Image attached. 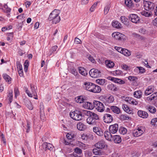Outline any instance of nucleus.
<instances>
[{
	"label": "nucleus",
	"instance_id": "f257e3e1",
	"mask_svg": "<svg viewBox=\"0 0 157 157\" xmlns=\"http://www.w3.org/2000/svg\"><path fill=\"white\" fill-rule=\"evenodd\" d=\"M89 117L87 118L86 121L89 124L96 125L98 121L100 119L99 115L94 112L85 111Z\"/></svg>",
	"mask_w": 157,
	"mask_h": 157
},
{
	"label": "nucleus",
	"instance_id": "f03ea898",
	"mask_svg": "<svg viewBox=\"0 0 157 157\" xmlns=\"http://www.w3.org/2000/svg\"><path fill=\"white\" fill-rule=\"evenodd\" d=\"M59 10L55 9L50 14L49 17V20L52 21L53 24H56L59 23L60 20V17L59 16Z\"/></svg>",
	"mask_w": 157,
	"mask_h": 157
},
{
	"label": "nucleus",
	"instance_id": "7ed1b4c3",
	"mask_svg": "<svg viewBox=\"0 0 157 157\" xmlns=\"http://www.w3.org/2000/svg\"><path fill=\"white\" fill-rule=\"evenodd\" d=\"M70 116L71 118L76 121H80L82 118L81 112L77 110L70 112Z\"/></svg>",
	"mask_w": 157,
	"mask_h": 157
},
{
	"label": "nucleus",
	"instance_id": "20e7f679",
	"mask_svg": "<svg viewBox=\"0 0 157 157\" xmlns=\"http://www.w3.org/2000/svg\"><path fill=\"white\" fill-rule=\"evenodd\" d=\"M30 87L31 89V92H29V91L27 89L26 90V94L29 97L32 98L33 96H34V98L35 99H37L38 98L37 97V93L36 90L37 89L36 87L35 88L34 85L32 84H30Z\"/></svg>",
	"mask_w": 157,
	"mask_h": 157
},
{
	"label": "nucleus",
	"instance_id": "39448f33",
	"mask_svg": "<svg viewBox=\"0 0 157 157\" xmlns=\"http://www.w3.org/2000/svg\"><path fill=\"white\" fill-rule=\"evenodd\" d=\"M93 106L94 108H95L98 112H102L104 110L105 106L104 105L99 101L94 100L93 101Z\"/></svg>",
	"mask_w": 157,
	"mask_h": 157
},
{
	"label": "nucleus",
	"instance_id": "423d86ee",
	"mask_svg": "<svg viewBox=\"0 0 157 157\" xmlns=\"http://www.w3.org/2000/svg\"><path fill=\"white\" fill-rule=\"evenodd\" d=\"M100 98L105 105L112 103L114 100L113 97L112 96H110L109 97L101 96L100 97Z\"/></svg>",
	"mask_w": 157,
	"mask_h": 157
},
{
	"label": "nucleus",
	"instance_id": "0eeeda50",
	"mask_svg": "<svg viewBox=\"0 0 157 157\" xmlns=\"http://www.w3.org/2000/svg\"><path fill=\"white\" fill-rule=\"evenodd\" d=\"M90 75L93 78H97L101 76V73L97 69L93 68L89 72Z\"/></svg>",
	"mask_w": 157,
	"mask_h": 157
},
{
	"label": "nucleus",
	"instance_id": "6e6552de",
	"mask_svg": "<svg viewBox=\"0 0 157 157\" xmlns=\"http://www.w3.org/2000/svg\"><path fill=\"white\" fill-rule=\"evenodd\" d=\"M144 131V130L143 127H140L133 130L132 131V134L134 136L138 137L141 135Z\"/></svg>",
	"mask_w": 157,
	"mask_h": 157
},
{
	"label": "nucleus",
	"instance_id": "1a4fd4ad",
	"mask_svg": "<svg viewBox=\"0 0 157 157\" xmlns=\"http://www.w3.org/2000/svg\"><path fill=\"white\" fill-rule=\"evenodd\" d=\"M144 9L146 10H152L154 8V4L150 1H147L144 6Z\"/></svg>",
	"mask_w": 157,
	"mask_h": 157
},
{
	"label": "nucleus",
	"instance_id": "9d476101",
	"mask_svg": "<svg viewBox=\"0 0 157 157\" xmlns=\"http://www.w3.org/2000/svg\"><path fill=\"white\" fill-rule=\"evenodd\" d=\"M112 36L115 39L119 40H121L125 38V35L120 33L118 32H114L112 33Z\"/></svg>",
	"mask_w": 157,
	"mask_h": 157
},
{
	"label": "nucleus",
	"instance_id": "9b49d317",
	"mask_svg": "<svg viewBox=\"0 0 157 157\" xmlns=\"http://www.w3.org/2000/svg\"><path fill=\"white\" fill-rule=\"evenodd\" d=\"M94 84L90 82H85L84 83L83 87L86 90L91 92L93 88Z\"/></svg>",
	"mask_w": 157,
	"mask_h": 157
},
{
	"label": "nucleus",
	"instance_id": "f8f14e48",
	"mask_svg": "<svg viewBox=\"0 0 157 157\" xmlns=\"http://www.w3.org/2000/svg\"><path fill=\"white\" fill-rule=\"evenodd\" d=\"M104 122L106 123H111L113 121L112 116L110 114L106 113L104 114L103 118Z\"/></svg>",
	"mask_w": 157,
	"mask_h": 157
},
{
	"label": "nucleus",
	"instance_id": "ddd939ff",
	"mask_svg": "<svg viewBox=\"0 0 157 157\" xmlns=\"http://www.w3.org/2000/svg\"><path fill=\"white\" fill-rule=\"evenodd\" d=\"M42 146L43 149L46 151L49 150L50 151H52L53 150L54 148V146L52 144L47 142L44 143Z\"/></svg>",
	"mask_w": 157,
	"mask_h": 157
},
{
	"label": "nucleus",
	"instance_id": "4468645a",
	"mask_svg": "<svg viewBox=\"0 0 157 157\" xmlns=\"http://www.w3.org/2000/svg\"><path fill=\"white\" fill-rule=\"evenodd\" d=\"M128 18L129 20L134 23H137L140 21V18L138 16L134 14H130Z\"/></svg>",
	"mask_w": 157,
	"mask_h": 157
},
{
	"label": "nucleus",
	"instance_id": "2eb2a0df",
	"mask_svg": "<svg viewBox=\"0 0 157 157\" xmlns=\"http://www.w3.org/2000/svg\"><path fill=\"white\" fill-rule=\"evenodd\" d=\"M118 129V125L117 124L110 125L109 128V131L112 134L116 133Z\"/></svg>",
	"mask_w": 157,
	"mask_h": 157
},
{
	"label": "nucleus",
	"instance_id": "dca6fc26",
	"mask_svg": "<svg viewBox=\"0 0 157 157\" xmlns=\"http://www.w3.org/2000/svg\"><path fill=\"white\" fill-rule=\"evenodd\" d=\"M95 146L98 148L102 149L104 148L105 147H107V145L105 144L104 141L101 140L97 143L95 145Z\"/></svg>",
	"mask_w": 157,
	"mask_h": 157
},
{
	"label": "nucleus",
	"instance_id": "f3484780",
	"mask_svg": "<svg viewBox=\"0 0 157 157\" xmlns=\"http://www.w3.org/2000/svg\"><path fill=\"white\" fill-rule=\"evenodd\" d=\"M93 131L98 136H103L104 135L103 130L98 127H94L93 128Z\"/></svg>",
	"mask_w": 157,
	"mask_h": 157
},
{
	"label": "nucleus",
	"instance_id": "a211bd4d",
	"mask_svg": "<svg viewBox=\"0 0 157 157\" xmlns=\"http://www.w3.org/2000/svg\"><path fill=\"white\" fill-rule=\"evenodd\" d=\"M109 79L111 81H112L120 84H123L125 83V82L124 81L121 79L115 78L112 77H109Z\"/></svg>",
	"mask_w": 157,
	"mask_h": 157
},
{
	"label": "nucleus",
	"instance_id": "6ab92c4d",
	"mask_svg": "<svg viewBox=\"0 0 157 157\" xmlns=\"http://www.w3.org/2000/svg\"><path fill=\"white\" fill-rule=\"evenodd\" d=\"M154 90V87L152 86H149L146 90L145 91V94L146 95H148L152 93Z\"/></svg>",
	"mask_w": 157,
	"mask_h": 157
},
{
	"label": "nucleus",
	"instance_id": "aec40b11",
	"mask_svg": "<svg viewBox=\"0 0 157 157\" xmlns=\"http://www.w3.org/2000/svg\"><path fill=\"white\" fill-rule=\"evenodd\" d=\"M93 89L92 90L91 92L94 93H99L101 92V87L97 85L94 84Z\"/></svg>",
	"mask_w": 157,
	"mask_h": 157
},
{
	"label": "nucleus",
	"instance_id": "412c9836",
	"mask_svg": "<svg viewBox=\"0 0 157 157\" xmlns=\"http://www.w3.org/2000/svg\"><path fill=\"white\" fill-rule=\"evenodd\" d=\"M125 101H127L129 104H132L133 105H136L138 104L137 101H136L135 99L132 98H126Z\"/></svg>",
	"mask_w": 157,
	"mask_h": 157
},
{
	"label": "nucleus",
	"instance_id": "4be33fe9",
	"mask_svg": "<svg viewBox=\"0 0 157 157\" xmlns=\"http://www.w3.org/2000/svg\"><path fill=\"white\" fill-rule=\"evenodd\" d=\"M138 114L140 117L144 118H147L148 117V114L147 112L141 110L138 111Z\"/></svg>",
	"mask_w": 157,
	"mask_h": 157
},
{
	"label": "nucleus",
	"instance_id": "5701e85b",
	"mask_svg": "<svg viewBox=\"0 0 157 157\" xmlns=\"http://www.w3.org/2000/svg\"><path fill=\"white\" fill-rule=\"evenodd\" d=\"M111 133L110 132H109L107 131H105L104 133L105 138L107 140L110 141L112 138V135L111 134Z\"/></svg>",
	"mask_w": 157,
	"mask_h": 157
},
{
	"label": "nucleus",
	"instance_id": "b1692460",
	"mask_svg": "<svg viewBox=\"0 0 157 157\" xmlns=\"http://www.w3.org/2000/svg\"><path fill=\"white\" fill-rule=\"evenodd\" d=\"M157 96V92H155L151 95L145 98V100L148 102H150L154 99Z\"/></svg>",
	"mask_w": 157,
	"mask_h": 157
},
{
	"label": "nucleus",
	"instance_id": "393cba45",
	"mask_svg": "<svg viewBox=\"0 0 157 157\" xmlns=\"http://www.w3.org/2000/svg\"><path fill=\"white\" fill-rule=\"evenodd\" d=\"M110 109L114 113L117 114H119L121 112L120 109L115 106H111L110 107Z\"/></svg>",
	"mask_w": 157,
	"mask_h": 157
},
{
	"label": "nucleus",
	"instance_id": "a878e982",
	"mask_svg": "<svg viewBox=\"0 0 157 157\" xmlns=\"http://www.w3.org/2000/svg\"><path fill=\"white\" fill-rule=\"evenodd\" d=\"M143 93L140 90H138L135 91L133 93L134 97L137 98H141L142 96Z\"/></svg>",
	"mask_w": 157,
	"mask_h": 157
},
{
	"label": "nucleus",
	"instance_id": "bb28decb",
	"mask_svg": "<svg viewBox=\"0 0 157 157\" xmlns=\"http://www.w3.org/2000/svg\"><path fill=\"white\" fill-rule=\"evenodd\" d=\"M77 128L80 131L84 130L86 128V125L81 122L78 123L77 125Z\"/></svg>",
	"mask_w": 157,
	"mask_h": 157
},
{
	"label": "nucleus",
	"instance_id": "cd10ccee",
	"mask_svg": "<svg viewBox=\"0 0 157 157\" xmlns=\"http://www.w3.org/2000/svg\"><path fill=\"white\" fill-rule=\"evenodd\" d=\"M146 108L151 113H154L156 112V108L154 106L147 105L146 106Z\"/></svg>",
	"mask_w": 157,
	"mask_h": 157
},
{
	"label": "nucleus",
	"instance_id": "c85d7f7f",
	"mask_svg": "<svg viewBox=\"0 0 157 157\" xmlns=\"http://www.w3.org/2000/svg\"><path fill=\"white\" fill-rule=\"evenodd\" d=\"M123 109L126 113L128 114H131L132 113V111L130 109L129 107L126 105H123L122 106Z\"/></svg>",
	"mask_w": 157,
	"mask_h": 157
},
{
	"label": "nucleus",
	"instance_id": "c756f323",
	"mask_svg": "<svg viewBox=\"0 0 157 157\" xmlns=\"http://www.w3.org/2000/svg\"><path fill=\"white\" fill-rule=\"evenodd\" d=\"M114 142L116 143H120L121 141V137L119 135H115L113 138Z\"/></svg>",
	"mask_w": 157,
	"mask_h": 157
},
{
	"label": "nucleus",
	"instance_id": "7c9ffc66",
	"mask_svg": "<svg viewBox=\"0 0 157 157\" xmlns=\"http://www.w3.org/2000/svg\"><path fill=\"white\" fill-rule=\"evenodd\" d=\"M105 63L106 66L109 68H112L114 65V63L110 60H106L105 61Z\"/></svg>",
	"mask_w": 157,
	"mask_h": 157
},
{
	"label": "nucleus",
	"instance_id": "2f4dec72",
	"mask_svg": "<svg viewBox=\"0 0 157 157\" xmlns=\"http://www.w3.org/2000/svg\"><path fill=\"white\" fill-rule=\"evenodd\" d=\"M79 73L83 76H86L87 75V72L86 69L82 67L78 68Z\"/></svg>",
	"mask_w": 157,
	"mask_h": 157
},
{
	"label": "nucleus",
	"instance_id": "473e14b6",
	"mask_svg": "<svg viewBox=\"0 0 157 157\" xmlns=\"http://www.w3.org/2000/svg\"><path fill=\"white\" fill-rule=\"evenodd\" d=\"M85 107L88 109L92 110L94 109L93 104L91 102H86L85 103Z\"/></svg>",
	"mask_w": 157,
	"mask_h": 157
},
{
	"label": "nucleus",
	"instance_id": "72a5a7b5",
	"mask_svg": "<svg viewBox=\"0 0 157 157\" xmlns=\"http://www.w3.org/2000/svg\"><path fill=\"white\" fill-rule=\"evenodd\" d=\"M112 25L115 28L119 29L121 28V25L119 22L117 21H114L112 22Z\"/></svg>",
	"mask_w": 157,
	"mask_h": 157
},
{
	"label": "nucleus",
	"instance_id": "f704fd0d",
	"mask_svg": "<svg viewBox=\"0 0 157 157\" xmlns=\"http://www.w3.org/2000/svg\"><path fill=\"white\" fill-rule=\"evenodd\" d=\"M121 53L126 56H129L131 55V52L125 48H123Z\"/></svg>",
	"mask_w": 157,
	"mask_h": 157
},
{
	"label": "nucleus",
	"instance_id": "c9c22d12",
	"mask_svg": "<svg viewBox=\"0 0 157 157\" xmlns=\"http://www.w3.org/2000/svg\"><path fill=\"white\" fill-rule=\"evenodd\" d=\"M141 14L142 15L147 17H151L152 15V14L150 11H143L141 13Z\"/></svg>",
	"mask_w": 157,
	"mask_h": 157
},
{
	"label": "nucleus",
	"instance_id": "e433bc0d",
	"mask_svg": "<svg viewBox=\"0 0 157 157\" xmlns=\"http://www.w3.org/2000/svg\"><path fill=\"white\" fill-rule=\"evenodd\" d=\"M121 21L125 25H128V19L125 16H121L120 17Z\"/></svg>",
	"mask_w": 157,
	"mask_h": 157
},
{
	"label": "nucleus",
	"instance_id": "4c0bfd02",
	"mask_svg": "<svg viewBox=\"0 0 157 157\" xmlns=\"http://www.w3.org/2000/svg\"><path fill=\"white\" fill-rule=\"evenodd\" d=\"M82 153V150L78 147H76L74 149V152L73 153L74 155H78L80 156V155Z\"/></svg>",
	"mask_w": 157,
	"mask_h": 157
},
{
	"label": "nucleus",
	"instance_id": "58836bf2",
	"mask_svg": "<svg viewBox=\"0 0 157 157\" xmlns=\"http://www.w3.org/2000/svg\"><path fill=\"white\" fill-rule=\"evenodd\" d=\"M93 152L94 155H101L103 153V151L101 150H98L96 148L94 149L93 150Z\"/></svg>",
	"mask_w": 157,
	"mask_h": 157
},
{
	"label": "nucleus",
	"instance_id": "ea45409f",
	"mask_svg": "<svg viewBox=\"0 0 157 157\" xmlns=\"http://www.w3.org/2000/svg\"><path fill=\"white\" fill-rule=\"evenodd\" d=\"M75 99L76 101L79 103H81L84 101V99L82 96L77 97V98H75Z\"/></svg>",
	"mask_w": 157,
	"mask_h": 157
},
{
	"label": "nucleus",
	"instance_id": "a19ab883",
	"mask_svg": "<svg viewBox=\"0 0 157 157\" xmlns=\"http://www.w3.org/2000/svg\"><path fill=\"white\" fill-rule=\"evenodd\" d=\"M8 97L9 101L10 103H11L12 101L13 98V91L12 90L9 91Z\"/></svg>",
	"mask_w": 157,
	"mask_h": 157
},
{
	"label": "nucleus",
	"instance_id": "79ce46f5",
	"mask_svg": "<svg viewBox=\"0 0 157 157\" xmlns=\"http://www.w3.org/2000/svg\"><path fill=\"white\" fill-rule=\"evenodd\" d=\"M3 77L5 80L6 82H9L11 81V78L10 76L6 74H3Z\"/></svg>",
	"mask_w": 157,
	"mask_h": 157
},
{
	"label": "nucleus",
	"instance_id": "37998d69",
	"mask_svg": "<svg viewBox=\"0 0 157 157\" xmlns=\"http://www.w3.org/2000/svg\"><path fill=\"white\" fill-rule=\"evenodd\" d=\"M125 4L128 7H131L133 5L132 0H125Z\"/></svg>",
	"mask_w": 157,
	"mask_h": 157
},
{
	"label": "nucleus",
	"instance_id": "c03bdc74",
	"mask_svg": "<svg viewBox=\"0 0 157 157\" xmlns=\"http://www.w3.org/2000/svg\"><path fill=\"white\" fill-rule=\"evenodd\" d=\"M76 144L77 146H78L82 148H85L86 147V145L84 144L79 141H76Z\"/></svg>",
	"mask_w": 157,
	"mask_h": 157
},
{
	"label": "nucleus",
	"instance_id": "a18cd8bd",
	"mask_svg": "<svg viewBox=\"0 0 157 157\" xmlns=\"http://www.w3.org/2000/svg\"><path fill=\"white\" fill-rule=\"evenodd\" d=\"M58 46L56 45H55L52 47L49 51L50 54L49 55V56H51L54 52H55Z\"/></svg>",
	"mask_w": 157,
	"mask_h": 157
},
{
	"label": "nucleus",
	"instance_id": "49530a36",
	"mask_svg": "<svg viewBox=\"0 0 157 157\" xmlns=\"http://www.w3.org/2000/svg\"><path fill=\"white\" fill-rule=\"evenodd\" d=\"M96 83L99 85H103L105 82V80L104 79H98L96 80Z\"/></svg>",
	"mask_w": 157,
	"mask_h": 157
},
{
	"label": "nucleus",
	"instance_id": "de8ad7c7",
	"mask_svg": "<svg viewBox=\"0 0 157 157\" xmlns=\"http://www.w3.org/2000/svg\"><path fill=\"white\" fill-rule=\"evenodd\" d=\"M120 119L123 120H129L130 118L129 116L124 115H121L120 116Z\"/></svg>",
	"mask_w": 157,
	"mask_h": 157
},
{
	"label": "nucleus",
	"instance_id": "09e8293b",
	"mask_svg": "<svg viewBox=\"0 0 157 157\" xmlns=\"http://www.w3.org/2000/svg\"><path fill=\"white\" fill-rule=\"evenodd\" d=\"M119 131L121 134L124 135L126 133L127 130L124 127H121L119 129Z\"/></svg>",
	"mask_w": 157,
	"mask_h": 157
},
{
	"label": "nucleus",
	"instance_id": "8fccbe9b",
	"mask_svg": "<svg viewBox=\"0 0 157 157\" xmlns=\"http://www.w3.org/2000/svg\"><path fill=\"white\" fill-rule=\"evenodd\" d=\"M29 66V62L28 60H25L24 63V70L25 72H27L28 71V67Z\"/></svg>",
	"mask_w": 157,
	"mask_h": 157
},
{
	"label": "nucleus",
	"instance_id": "3c124183",
	"mask_svg": "<svg viewBox=\"0 0 157 157\" xmlns=\"http://www.w3.org/2000/svg\"><path fill=\"white\" fill-rule=\"evenodd\" d=\"M89 137V135L85 134H82L81 136V139L84 141H87Z\"/></svg>",
	"mask_w": 157,
	"mask_h": 157
},
{
	"label": "nucleus",
	"instance_id": "603ef678",
	"mask_svg": "<svg viewBox=\"0 0 157 157\" xmlns=\"http://www.w3.org/2000/svg\"><path fill=\"white\" fill-rule=\"evenodd\" d=\"M30 124L31 123L30 122L27 121V125L26 126V132L28 133L29 132L30 128Z\"/></svg>",
	"mask_w": 157,
	"mask_h": 157
},
{
	"label": "nucleus",
	"instance_id": "864d4df0",
	"mask_svg": "<svg viewBox=\"0 0 157 157\" xmlns=\"http://www.w3.org/2000/svg\"><path fill=\"white\" fill-rule=\"evenodd\" d=\"M110 6L109 5H107L105 7L104 10V13L105 14H107L109 10Z\"/></svg>",
	"mask_w": 157,
	"mask_h": 157
},
{
	"label": "nucleus",
	"instance_id": "5fc2aeb1",
	"mask_svg": "<svg viewBox=\"0 0 157 157\" xmlns=\"http://www.w3.org/2000/svg\"><path fill=\"white\" fill-rule=\"evenodd\" d=\"M26 106L30 110H32L33 109V106L30 101H28L26 102Z\"/></svg>",
	"mask_w": 157,
	"mask_h": 157
},
{
	"label": "nucleus",
	"instance_id": "6e6d98bb",
	"mask_svg": "<svg viewBox=\"0 0 157 157\" xmlns=\"http://www.w3.org/2000/svg\"><path fill=\"white\" fill-rule=\"evenodd\" d=\"M151 124L152 125L157 126V118L152 119L151 121Z\"/></svg>",
	"mask_w": 157,
	"mask_h": 157
},
{
	"label": "nucleus",
	"instance_id": "4d7b16f0",
	"mask_svg": "<svg viewBox=\"0 0 157 157\" xmlns=\"http://www.w3.org/2000/svg\"><path fill=\"white\" fill-rule=\"evenodd\" d=\"M128 78L129 80L132 81H134L137 79V78L136 77L133 76H129Z\"/></svg>",
	"mask_w": 157,
	"mask_h": 157
},
{
	"label": "nucleus",
	"instance_id": "13d9d810",
	"mask_svg": "<svg viewBox=\"0 0 157 157\" xmlns=\"http://www.w3.org/2000/svg\"><path fill=\"white\" fill-rule=\"evenodd\" d=\"M122 71L120 70H117L113 72V74L114 75H119L122 74Z\"/></svg>",
	"mask_w": 157,
	"mask_h": 157
},
{
	"label": "nucleus",
	"instance_id": "bf43d9fd",
	"mask_svg": "<svg viewBox=\"0 0 157 157\" xmlns=\"http://www.w3.org/2000/svg\"><path fill=\"white\" fill-rule=\"evenodd\" d=\"M17 71L23 70L22 66L19 62H17Z\"/></svg>",
	"mask_w": 157,
	"mask_h": 157
},
{
	"label": "nucleus",
	"instance_id": "052dcab7",
	"mask_svg": "<svg viewBox=\"0 0 157 157\" xmlns=\"http://www.w3.org/2000/svg\"><path fill=\"white\" fill-rule=\"evenodd\" d=\"M14 92L15 93V97L16 98L18 96L19 94V92L18 90V89L15 87L14 89Z\"/></svg>",
	"mask_w": 157,
	"mask_h": 157
},
{
	"label": "nucleus",
	"instance_id": "680f3d73",
	"mask_svg": "<svg viewBox=\"0 0 157 157\" xmlns=\"http://www.w3.org/2000/svg\"><path fill=\"white\" fill-rule=\"evenodd\" d=\"M97 3H94L91 7L90 9V11L92 12L94 11V10L95 8L97 6Z\"/></svg>",
	"mask_w": 157,
	"mask_h": 157
},
{
	"label": "nucleus",
	"instance_id": "e2e57ef3",
	"mask_svg": "<svg viewBox=\"0 0 157 157\" xmlns=\"http://www.w3.org/2000/svg\"><path fill=\"white\" fill-rule=\"evenodd\" d=\"M114 48L118 52H119L121 53L122 50L123 49V48L121 47H118L117 46H115L114 47Z\"/></svg>",
	"mask_w": 157,
	"mask_h": 157
},
{
	"label": "nucleus",
	"instance_id": "0e129e2a",
	"mask_svg": "<svg viewBox=\"0 0 157 157\" xmlns=\"http://www.w3.org/2000/svg\"><path fill=\"white\" fill-rule=\"evenodd\" d=\"M4 8L6 9V12L7 13H10L11 11V9L6 4H5L4 5Z\"/></svg>",
	"mask_w": 157,
	"mask_h": 157
},
{
	"label": "nucleus",
	"instance_id": "69168bd1",
	"mask_svg": "<svg viewBox=\"0 0 157 157\" xmlns=\"http://www.w3.org/2000/svg\"><path fill=\"white\" fill-rule=\"evenodd\" d=\"M44 109V107L43 105V103L42 102H41L40 104V113H41L42 111H43V110Z\"/></svg>",
	"mask_w": 157,
	"mask_h": 157
},
{
	"label": "nucleus",
	"instance_id": "338daca9",
	"mask_svg": "<svg viewBox=\"0 0 157 157\" xmlns=\"http://www.w3.org/2000/svg\"><path fill=\"white\" fill-rule=\"evenodd\" d=\"M75 42L76 44H79L82 43V41L80 40L77 37H75Z\"/></svg>",
	"mask_w": 157,
	"mask_h": 157
},
{
	"label": "nucleus",
	"instance_id": "774afa93",
	"mask_svg": "<svg viewBox=\"0 0 157 157\" xmlns=\"http://www.w3.org/2000/svg\"><path fill=\"white\" fill-rule=\"evenodd\" d=\"M139 73L141 74L145 72L144 69L142 67H139Z\"/></svg>",
	"mask_w": 157,
	"mask_h": 157
}]
</instances>
